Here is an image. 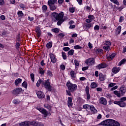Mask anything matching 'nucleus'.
Masks as SVG:
<instances>
[{"label": "nucleus", "mask_w": 126, "mask_h": 126, "mask_svg": "<svg viewBox=\"0 0 126 126\" xmlns=\"http://www.w3.org/2000/svg\"><path fill=\"white\" fill-rule=\"evenodd\" d=\"M63 16H64V13L63 12H61L60 13H58L56 12H53L51 13V20L53 21V22H57V25L58 26H61L65 19L63 18Z\"/></svg>", "instance_id": "obj_1"}, {"label": "nucleus", "mask_w": 126, "mask_h": 126, "mask_svg": "<svg viewBox=\"0 0 126 126\" xmlns=\"http://www.w3.org/2000/svg\"><path fill=\"white\" fill-rule=\"evenodd\" d=\"M41 83L42 85H43L44 88L48 91L49 92H52L53 90V86L51 85V82H50V79H48L45 80V82H42V80L41 79H39L36 84V86L37 87H39L40 85H41Z\"/></svg>", "instance_id": "obj_2"}, {"label": "nucleus", "mask_w": 126, "mask_h": 126, "mask_svg": "<svg viewBox=\"0 0 126 126\" xmlns=\"http://www.w3.org/2000/svg\"><path fill=\"white\" fill-rule=\"evenodd\" d=\"M126 96H124L120 98L119 101L115 100L113 103L115 105H118L120 108H126Z\"/></svg>", "instance_id": "obj_3"}, {"label": "nucleus", "mask_w": 126, "mask_h": 126, "mask_svg": "<svg viewBox=\"0 0 126 126\" xmlns=\"http://www.w3.org/2000/svg\"><path fill=\"white\" fill-rule=\"evenodd\" d=\"M66 86L67 87V90L71 91V93H73L74 91L77 90V85L71 83L70 81H67Z\"/></svg>", "instance_id": "obj_4"}, {"label": "nucleus", "mask_w": 126, "mask_h": 126, "mask_svg": "<svg viewBox=\"0 0 126 126\" xmlns=\"http://www.w3.org/2000/svg\"><path fill=\"white\" fill-rule=\"evenodd\" d=\"M36 109L39 111L41 114L43 115L44 118H47L48 116H51V112H49L46 109L41 106H37Z\"/></svg>", "instance_id": "obj_5"}, {"label": "nucleus", "mask_w": 126, "mask_h": 126, "mask_svg": "<svg viewBox=\"0 0 126 126\" xmlns=\"http://www.w3.org/2000/svg\"><path fill=\"white\" fill-rule=\"evenodd\" d=\"M85 64L89 66H92L95 64V59L90 58L85 61Z\"/></svg>", "instance_id": "obj_6"}, {"label": "nucleus", "mask_w": 126, "mask_h": 126, "mask_svg": "<svg viewBox=\"0 0 126 126\" xmlns=\"http://www.w3.org/2000/svg\"><path fill=\"white\" fill-rule=\"evenodd\" d=\"M112 119H107L99 124V126H112Z\"/></svg>", "instance_id": "obj_7"}, {"label": "nucleus", "mask_w": 126, "mask_h": 126, "mask_svg": "<svg viewBox=\"0 0 126 126\" xmlns=\"http://www.w3.org/2000/svg\"><path fill=\"white\" fill-rule=\"evenodd\" d=\"M22 92V88H17L11 91V94L14 96H17L19 94H20Z\"/></svg>", "instance_id": "obj_8"}, {"label": "nucleus", "mask_w": 126, "mask_h": 126, "mask_svg": "<svg viewBox=\"0 0 126 126\" xmlns=\"http://www.w3.org/2000/svg\"><path fill=\"white\" fill-rule=\"evenodd\" d=\"M36 94L38 99H44V98H45L46 97L45 93H44V92L42 91H36Z\"/></svg>", "instance_id": "obj_9"}, {"label": "nucleus", "mask_w": 126, "mask_h": 126, "mask_svg": "<svg viewBox=\"0 0 126 126\" xmlns=\"http://www.w3.org/2000/svg\"><path fill=\"white\" fill-rule=\"evenodd\" d=\"M108 66V65L106 63H102L95 66L96 69H101V68H106Z\"/></svg>", "instance_id": "obj_10"}, {"label": "nucleus", "mask_w": 126, "mask_h": 126, "mask_svg": "<svg viewBox=\"0 0 126 126\" xmlns=\"http://www.w3.org/2000/svg\"><path fill=\"white\" fill-rule=\"evenodd\" d=\"M50 59L51 60V63H57V58H56V55L53 53L49 54Z\"/></svg>", "instance_id": "obj_11"}, {"label": "nucleus", "mask_w": 126, "mask_h": 126, "mask_svg": "<svg viewBox=\"0 0 126 126\" xmlns=\"http://www.w3.org/2000/svg\"><path fill=\"white\" fill-rule=\"evenodd\" d=\"M119 92H121L122 96H124L126 92V86L122 85L119 90Z\"/></svg>", "instance_id": "obj_12"}, {"label": "nucleus", "mask_w": 126, "mask_h": 126, "mask_svg": "<svg viewBox=\"0 0 126 126\" xmlns=\"http://www.w3.org/2000/svg\"><path fill=\"white\" fill-rule=\"evenodd\" d=\"M85 92L87 95V100H90V98H91V96L90 95V94H89V87L87 86L85 88Z\"/></svg>", "instance_id": "obj_13"}, {"label": "nucleus", "mask_w": 126, "mask_h": 126, "mask_svg": "<svg viewBox=\"0 0 126 126\" xmlns=\"http://www.w3.org/2000/svg\"><path fill=\"white\" fill-rule=\"evenodd\" d=\"M120 70H121V67L115 66L112 68L111 71L114 74H117V73L120 72Z\"/></svg>", "instance_id": "obj_14"}, {"label": "nucleus", "mask_w": 126, "mask_h": 126, "mask_svg": "<svg viewBox=\"0 0 126 126\" xmlns=\"http://www.w3.org/2000/svg\"><path fill=\"white\" fill-rule=\"evenodd\" d=\"M99 103L101 105H103V106H106L107 105V99L102 97L99 99Z\"/></svg>", "instance_id": "obj_15"}, {"label": "nucleus", "mask_w": 126, "mask_h": 126, "mask_svg": "<svg viewBox=\"0 0 126 126\" xmlns=\"http://www.w3.org/2000/svg\"><path fill=\"white\" fill-rule=\"evenodd\" d=\"M122 31V26H119L115 29V36H118L121 34Z\"/></svg>", "instance_id": "obj_16"}, {"label": "nucleus", "mask_w": 126, "mask_h": 126, "mask_svg": "<svg viewBox=\"0 0 126 126\" xmlns=\"http://www.w3.org/2000/svg\"><path fill=\"white\" fill-rule=\"evenodd\" d=\"M72 97H68L67 106L69 108L72 107V105H73V103H72Z\"/></svg>", "instance_id": "obj_17"}, {"label": "nucleus", "mask_w": 126, "mask_h": 126, "mask_svg": "<svg viewBox=\"0 0 126 126\" xmlns=\"http://www.w3.org/2000/svg\"><path fill=\"white\" fill-rule=\"evenodd\" d=\"M92 27V23H86L84 25V28L85 29L86 31L89 29H90Z\"/></svg>", "instance_id": "obj_18"}, {"label": "nucleus", "mask_w": 126, "mask_h": 126, "mask_svg": "<svg viewBox=\"0 0 126 126\" xmlns=\"http://www.w3.org/2000/svg\"><path fill=\"white\" fill-rule=\"evenodd\" d=\"M20 126H30V122L28 121H25L19 124Z\"/></svg>", "instance_id": "obj_19"}, {"label": "nucleus", "mask_w": 126, "mask_h": 126, "mask_svg": "<svg viewBox=\"0 0 126 126\" xmlns=\"http://www.w3.org/2000/svg\"><path fill=\"white\" fill-rule=\"evenodd\" d=\"M111 126H121V124L118 121L112 119Z\"/></svg>", "instance_id": "obj_20"}, {"label": "nucleus", "mask_w": 126, "mask_h": 126, "mask_svg": "<svg viewBox=\"0 0 126 126\" xmlns=\"http://www.w3.org/2000/svg\"><path fill=\"white\" fill-rule=\"evenodd\" d=\"M99 80L100 81H105L106 80V76L103 74L102 73H99Z\"/></svg>", "instance_id": "obj_21"}, {"label": "nucleus", "mask_w": 126, "mask_h": 126, "mask_svg": "<svg viewBox=\"0 0 126 126\" xmlns=\"http://www.w3.org/2000/svg\"><path fill=\"white\" fill-rule=\"evenodd\" d=\"M70 74L71 75V77H72V79H73V80H75V79L76 78V76H75V75L76 74L75 73V71L72 70L70 72Z\"/></svg>", "instance_id": "obj_22"}, {"label": "nucleus", "mask_w": 126, "mask_h": 126, "mask_svg": "<svg viewBox=\"0 0 126 126\" xmlns=\"http://www.w3.org/2000/svg\"><path fill=\"white\" fill-rule=\"evenodd\" d=\"M115 57H116V53H112L111 55L107 57V60L108 61H112V60L115 59Z\"/></svg>", "instance_id": "obj_23"}, {"label": "nucleus", "mask_w": 126, "mask_h": 126, "mask_svg": "<svg viewBox=\"0 0 126 126\" xmlns=\"http://www.w3.org/2000/svg\"><path fill=\"white\" fill-rule=\"evenodd\" d=\"M43 106L44 108H45V109H47L49 112H52V106L50 105L49 104H44Z\"/></svg>", "instance_id": "obj_24"}, {"label": "nucleus", "mask_w": 126, "mask_h": 126, "mask_svg": "<svg viewBox=\"0 0 126 126\" xmlns=\"http://www.w3.org/2000/svg\"><path fill=\"white\" fill-rule=\"evenodd\" d=\"M21 82H22V79H20V78L16 79L15 80V85L16 86H18V84H19V83H21Z\"/></svg>", "instance_id": "obj_25"}, {"label": "nucleus", "mask_w": 126, "mask_h": 126, "mask_svg": "<svg viewBox=\"0 0 126 126\" xmlns=\"http://www.w3.org/2000/svg\"><path fill=\"white\" fill-rule=\"evenodd\" d=\"M46 74L48 77H50V78H52L53 76V72L50 70H47Z\"/></svg>", "instance_id": "obj_26"}, {"label": "nucleus", "mask_w": 126, "mask_h": 126, "mask_svg": "<svg viewBox=\"0 0 126 126\" xmlns=\"http://www.w3.org/2000/svg\"><path fill=\"white\" fill-rule=\"evenodd\" d=\"M56 2H58V0H49L48 1V5H51L52 4H55Z\"/></svg>", "instance_id": "obj_27"}, {"label": "nucleus", "mask_w": 126, "mask_h": 126, "mask_svg": "<svg viewBox=\"0 0 126 126\" xmlns=\"http://www.w3.org/2000/svg\"><path fill=\"white\" fill-rule=\"evenodd\" d=\"M50 10L54 11V10H56L57 9V5H55V4L52 5H49Z\"/></svg>", "instance_id": "obj_28"}, {"label": "nucleus", "mask_w": 126, "mask_h": 126, "mask_svg": "<svg viewBox=\"0 0 126 126\" xmlns=\"http://www.w3.org/2000/svg\"><path fill=\"white\" fill-rule=\"evenodd\" d=\"M90 110L91 111V112H93L94 114L97 113V110L95 109V107L93 105L91 106V107L90 108Z\"/></svg>", "instance_id": "obj_29"}, {"label": "nucleus", "mask_w": 126, "mask_h": 126, "mask_svg": "<svg viewBox=\"0 0 126 126\" xmlns=\"http://www.w3.org/2000/svg\"><path fill=\"white\" fill-rule=\"evenodd\" d=\"M91 105H89V104H84L83 106V109H85L86 110L89 111L90 110V107Z\"/></svg>", "instance_id": "obj_30"}, {"label": "nucleus", "mask_w": 126, "mask_h": 126, "mask_svg": "<svg viewBox=\"0 0 126 126\" xmlns=\"http://www.w3.org/2000/svg\"><path fill=\"white\" fill-rule=\"evenodd\" d=\"M95 52L97 55H99V54H103L104 51H103V49L98 48L95 51Z\"/></svg>", "instance_id": "obj_31"}, {"label": "nucleus", "mask_w": 126, "mask_h": 126, "mask_svg": "<svg viewBox=\"0 0 126 126\" xmlns=\"http://www.w3.org/2000/svg\"><path fill=\"white\" fill-rule=\"evenodd\" d=\"M113 93L115 95H116V96H117V97H118L119 98H120L121 96H122L121 93H119V91H114Z\"/></svg>", "instance_id": "obj_32"}, {"label": "nucleus", "mask_w": 126, "mask_h": 126, "mask_svg": "<svg viewBox=\"0 0 126 126\" xmlns=\"http://www.w3.org/2000/svg\"><path fill=\"white\" fill-rule=\"evenodd\" d=\"M98 86V85L95 82H93L91 84V88L92 89H94V88H96Z\"/></svg>", "instance_id": "obj_33"}, {"label": "nucleus", "mask_w": 126, "mask_h": 126, "mask_svg": "<svg viewBox=\"0 0 126 126\" xmlns=\"http://www.w3.org/2000/svg\"><path fill=\"white\" fill-rule=\"evenodd\" d=\"M39 73L40 74H41V75H45V71L44 70L43 68L40 67L39 68Z\"/></svg>", "instance_id": "obj_34"}, {"label": "nucleus", "mask_w": 126, "mask_h": 126, "mask_svg": "<svg viewBox=\"0 0 126 126\" xmlns=\"http://www.w3.org/2000/svg\"><path fill=\"white\" fill-rule=\"evenodd\" d=\"M126 59H123V60H122L119 63L118 65H119L120 66H121V65H122V64H125V63H126Z\"/></svg>", "instance_id": "obj_35"}, {"label": "nucleus", "mask_w": 126, "mask_h": 126, "mask_svg": "<svg viewBox=\"0 0 126 126\" xmlns=\"http://www.w3.org/2000/svg\"><path fill=\"white\" fill-rule=\"evenodd\" d=\"M53 47V42H48L46 44L47 49H51Z\"/></svg>", "instance_id": "obj_36"}, {"label": "nucleus", "mask_w": 126, "mask_h": 126, "mask_svg": "<svg viewBox=\"0 0 126 126\" xmlns=\"http://www.w3.org/2000/svg\"><path fill=\"white\" fill-rule=\"evenodd\" d=\"M74 54V50L71 49L67 52V54L68 56H73V54Z\"/></svg>", "instance_id": "obj_37"}, {"label": "nucleus", "mask_w": 126, "mask_h": 126, "mask_svg": "<svg viewBox=\"0 0 126 126\" xmlns=\"http://www.w3.org/2000/svg\"><path fill=\"white\" fill-rule=\"evenodd\" d=\"M103 50H105V51H106V52H109V51L111 50V46H104Z\"/></svg>", "instance_id": "obj_38"}, {"label": "nucleus", "mask_w": 126, "mask_h": 126, "mask_svg": "<svg viewBox=\"0 0 126 126\" xmlns=\"http://www.w3.org/2000/svg\"><path fill=\"white\" fill-rule=\"evenodd\" d=\"M35 126H44V124L42 122H35Z\"/></svg>", "instance_id": "obj_39"}, {"label": "nucleus", "mask_w": 126, "mask_h": 126, "mask_svg": "<svg viewBox=\"0 0 126 126\" xmlns=\"http://www.w3.org/2000/svg\"><path fill=\"white\" fill-rule=\"evenodd\" d=\"M88 18L92 22L94 19H95V17L93 15H89Z\"/></svg>", "instance_id": "obj_40"}, {"label": "nucleus", "mask_w": 126, "mask_h": 126, "mask_svg": "<svg viewBox=\"0 0 126 126\" xmlns=\"http://www.w3.org/2000/svg\"><path fill=\"white\" fill-rule=\"evenodd\" d=\"M31 79L32 82H34L35 80V74L34 73H31L30 74Z\"/></svg>", "instance_id": "obj_41"}, {"label": "nucleus", "mask_w": 126, "mask_h": 126, "mask_svg": "<svg viewBox=\"0 0 126 126\" xmlns=\"http://www.w3.org/2000/svg\"><path fill=\"white\" fill-rule=\"evenodd\" d=\"M52 32L54 33H59L60 32V29L58 28H54L51 30Z\"/></svg>", "instance_id": "obj_42"}, {"label": "nucleus", "mask_w": 126, "mask_h": 126, "mask_svg": "<svg viewBox=\"0 0 126 126\" xmlns=\"http://www.w3.org/2000/svg\"><path fill=\"white\" fill-rule=\"evenodd\" d=\"M62 55L63 60H65L67 59V57H66V54H65V52H62Z\"/></svg>", "instance_id": "obj_43"}, {"label": "nucleus", "mask_w": 126, "mask_h": 126, "mask_svg": "<svg viewBox=\"0 0 126 126\" xmlns=\"http://www.w3.org/2000/svg\"><path fill=\"white\" fill-rule=\"evenodd\" d=\"M28 84H27V82L26 81H24L23 83H22V86L24 87V88H27Z\"/></svg>", "instance_id": "obj_44"}, {"label": "nucleus", "mask_w": 126, "mask_h": 126, "mask_svg": "<svg viewBox=\"0 0 126 126\" xmlns=\"http://www.w3.org/2000/svg\"><path fill=\"white\" fill-rule=\"evenodd\" d=\"M69 12L71 13H74L75 12V7H72L69 8Z\"/></svg>", "instance_id": "obj_45"}, {"label": "nucleus", "mask_w": 126, "mask_h": 126, "mask_svg": "<svg viewBox=\"0 0 126 126\" xmlns=\"http://www.w3.org/2000/svg\"><path fill=\"white\" fill-rule=\"evenodd\" d=\"M12 102L13 104H15V105H17V104H19V102L20 101H19V99H14Z\"/></svg>", "instance_id": "obj_46"}, {"label": "nucleus", "mask_w": 126, "mask_h": 126, "mask_svg": "<svg viewBox=\"0 0 126 126\" xmlns=\"http://www.w3.org/2000/svg\"><path fill=\"white\" fill-rule=\"evenodd\" d=\"M17 14L19 17H22L24 15V14H23L22 11H18Z\"/></svg>", "instance_id": "obj_47"}, {"label": "nucleus", "mask_w": 126, "mask_h": 126, "mask_svg": "<svg viewBox=\"0 0 126 126\" xmlns=\"http://www.w3.org/2000/svg\"><path fill=\"white\" fill-rule=\"evenodd\" d=\"M47 9H48V6L46 5H43L42 6V11L44 12H46L47 11Z\"/></svg>", "instance_id": "obj_48"}, {"label": "nucleus", "mask_w": 126, "mask_h": 126, "mask_svg": "<svg viewBox=\"0 0 126 126\" xmlns=\"http://www.w3.org/2000/svg\"><path fill=\"white\" fill-rule=\"evenodd\" d=\"M74 49H75V50H80L81 49H82V47L80 46L79 45H77L74 46Z\"/></svg>", "instance_id": "obj_49"}, {"label": "nucleus", "mask_w": 126, "mask_h": 126, "mask_svg": "<svg viewBox=\"0 0 126 126\" xmlns=\"http://www.w3.org/2000/svg\"><path fill=\"white\" fill-rule=\"evenodd\" d=\"M94 31H99L100 29V27L98 25H96L94 27Z\"/></svg>", "instance_id": "obj_50"}, {"label": "nucleus", "mask_w": 126, "mask_h": 126, "mask_svg": "<svg viewBox=\"0 0 126 126\" xmlns=\"http://www.w3.org/2000/svg\"><path fill=\"white\" fill-rule=\"evenodd\" d=\"M104 45H106V46H111V41L109 40H105Z\"/></svg>", "instance_id": "obj_51"}, {"label": "nucleus", "mask_w": 126, "mask_h": 126, "mask_svg": "<svg viewBox=\"0 0 126 126\" xmlns=\"http://www.w3.org/2000/svg\"><path fill=\"white\" fill-rule=\"evenodd\" d=\"M66 95H68V96H72V95L71 94V91L68 90H66Z\"/></svg>", "instance_id": "obj_52"}, {"label": "nucleus", "mask_w": 126, "mask_h": 126, "mask_svg": "<svg viewBox=\"0 0 126 126\" xmlns=\"http://www.w3.org/2000/svg\"><path fill=\"white\" fill-rule=\"evenodd\" d=\"M15 48L17 50H18V49H20V43L17 42L16 43Z\"/></svg>", "instance_id": "obj_53"}, {"label": "nucleus", "mask_w": 126, "mask_h": 126, "mask_svg": "<svg viewBox=\"0 0 126 126\" xmlns=\"http://www.w3.org/2000/svg\"><path fill=\"white\" fill-rule=\"evenodd\" d=\"M63 51L64 52H68L70 50V48L68 47H64L63 48Z\"/></svg>", "instance_id": "obj_54"}, {"label": "nucleus", "mask_w": 126, "mask_h": 126, "mask_svg": "<svg viewBox=\"0 0 126 126\" xmlns=\"http://www.w3.org/2000/svg\"><path fill=\"white\" fill-rule=\"evenodd\" d=\"M20 7L22 8L23 10H24L25 7H26V6L24 3H21L20 4Z\"/></svg>", "instance_id": "obj_55"}, {"label": "nucleus", "mask_w": 126, "mask_h": 126, "mask_svg": "<svg viewBox=\"0 0 126 126\" xmlns=\"http://www.w3.org/2000/svg\"><path fill=\"white\" fill-rule=\"evenodd\" d=\"M12 76H14V77H18L19 76V73L16 72V73H12Z\"/></svg>", "instance_id": "obj_56"}, {"label": "nucleus", "mask_w": 126, "mask_h": 126, "mask_svg": "<svg viewBox=\"0 0 126 126\" xmlns=\"http://www.w3.org/2000/svg\"><path fill=\"white\" fill-rule=\"evenodd\" d=\"M115 85H116V83H110L108 85V87L109 88H111L112 87H114V86H115Z\"/></svg>", "instance_id": "obj_57"}, {"label": "nucleus", "mask_w": 126, "mask_h": 126, "mask_svg": "<svg viewBox=\"0 0 126 126\" xmlns=\"http://www.w3.org/2000/svg\"><path fill=\"white\" fill-rule=\"evenodd\" d=\"M74 63L76 65V66H79V63L78 62V61H77V60H75L74 61Z\"/></svg>", "instance_id": "obj_58"}, {"label": "nucleus", "mask_w": 126, "mask_h": 126, "mask_svg": "<svg viewBox=\"0 0 126 126\" xmlns=\"http://www.w3.org/2000/svg\"><path fill=\"white\" fill-rule=\"evenodd\" d=\"M124 19H125V17H124V16H121L120 17L119 22H123V21H124Z\"/></svg>", "instance_id": "obj_59"}, {"label": "nucleus", "mask_w": 126, "mask_h": 126, "mask_svg": "<svg viewBox=\"0 0 126 126\" xmlns=\"http://www.w3.org/2000/svg\"><path fill=\"white\" fill-rule=\"evenodd\" d=\"M88 46L89 48V49H92V48H93V44H92V43H91V42H89L88 44Z\"/></svg>", "instance_id": "obj_60"}, {"label": "nucleus", "mask_w": 126, "mask_h": 126, "mask_svg": "<svg viewBox=\"0 0 126 126\" xmlns=\"http://www.w3.org/2000/svg\"><path fill=\"white\" fill-rule=\"evenodd\" d=\"M60 68L62 70H64V69H65V65H64V64H61L60 65Z\"/></svg>", "instance_id": "obj_61"}, {"label": "nucleus", "mask_w": 126, "mask_h": 126, "mask_svg": "<svg viewBox=\"0 0 126 126\" xmlns=\"http://www.w3.org/2000/svg\"><path fill=\"white\" fill-rule=\"evenodd\" d=\"M88 68H89V66H84L82 68V70L83 71H85V70H87V69H88Z\"/></svg>", "instance_id": "obj_62"}, {"label": "nucleus", "mask_w": 126, "mask_h": 126, "mask_svg": "<svg viewBox=\"0 0 126 126\" xmlns=\"http://www.w3.org/2000/svg\"><path fill=\"white\" fill-rule=\"evenodd\" d=\"M36 33V37H37V38H39L40 37H41V31L40 32H37Z\"/></svg>", "instance_id": "obj_63"}, {"label": "nucleus", "mask_w": 126, "mask_h": 126, "mask_svg": "<svg viewBox=\"0 0 126 126\" xmlns=\"http://www.w3.org/2000/svg\"><path fill=\"white\" fill-rule=\"evenodd\" d=\"M28 19L29 21H33L34 20V17H31L30 16H29Z\"/></svg>", "instance_id": "obj_64"}]
</instances>
